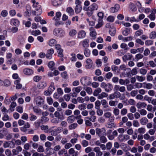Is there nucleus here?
I'll list each match as a JSON object with an SVG mask.
<instances>
[{
  "label": "nucleus",
  "instance_id": "obj_1",
  "mask_svg": "<svg viewBox=\"0 0 156 156\" xmlns=\"http://www.w3.org/2000/svg\"><path fill=\"white\" fill-rule=\"evenodd\" d=\"M98 6L95 3L92 4L89 7H83V9L87 11V14L88 16H91L93 14L94 11L98 10Z\"/></svg>",
  "mask_w": 156,
  "mask_h": 156
},
{
  "label": "nucleus",
  "instance_id": "obj_2",
  "mask_svg": "<svg viewBox=\"0 0 156 156\" xmlns=\"http://www.w3.org/2000/svg\"><path fill=\"white\" fill-rule=\"evenodd\" d=\"M54 35L58 37H61L65 34L64 31L61 29L59 28H55L53 31Z\"/></svg>",
  "mask_w": 156,
  "mask_h": 156
},
{
  "label": "nucleus",
  "instance_id": "obj_3",
  "mask_svg": "<svg viewBox=\"0 0 156 156\" xmlns=\"http://www.w3.org/2000/svg\"><path fill=\"white\" fill-rule=\"evenodd\" d=\"M95 131L96 134L99 137L105 135L106 134V130L104 128H97L96 129Z\"/></svg>",
  "mask_w": 156,
  "mask_h": 156
},
{
  "label": "nucleus",
  "instance_id": "obj_4",
  "mask_svg": "<svg viewBox=\"0 0 156 156\" xmlns=\"http://www.w3.org/2000/svg\"><path fill=\"white\" fill-rule=\"evenodd\" d=\"M130 137L128 135H119L118 137V139L119 141L122 142L125 140H127L129 139Z\"/></svg>",
  "mask_w": 156,
  "mask_h": 156
},
{
  "label": "nucleus",
  "instance_id": "obj_5",
  "mask_svg": "<svg viewBox=\"0 0 156 156\" xmlns=\"http://www.w3.org/2000/svg\"><path fill=\"white\" fill-rule=\"evenodd\" d=\"M113 93L109 95V98L110 99H113L115 98H118L121 96V93L118 91H115Z\"/></svg>",
  "mask_w": 156,
  "mask_h": 156
},
{
  "label": "nucleus",
  "instance_id": "obj_6",
  "mask_svg": "<svg viewBox=\"0 0 156 156\" xmlns=\"http://www.w3.org/2000/svg\"><path fill=\"white\" fill-rule=\"evenodd\" d=\"M114 90H119L120 92H123L126 91V88L124 86H120L119 85H115L114 88Z\"/></svg>",
  "mask_w": 156,
  "mask_h": 156
},
{
  "label": "nucleus",
  "instance_id": "obj_7",
  "mask_svg": "<svg viewBox=\"0 0 156 156\" xmlns=\"http://www.w3.org/2000/svg\"><path fill=\"white\" fill-rule=\"evenodd\" d=\"M36 11H33L32 13L34 15H40L41 12V9L40 5H38L37 8H36L35 9Z\"/></svg>",
  "mask_w": 156,
  "mask_h": 156
},
{
  "label": "nucleus",
  "instance_id": "obj_8",
  "mask_svg": "<svg viewBox=\"0 0 156 156\" xmlns=\"http://www.w3.org/2000/svg\"><path fill=\"white\" fill-rule=\"evenodd\" d=\"M23 73L25 75L30 76L33 73L34 71L31 69L26 68L23 70Z\"/></svg>",
  "mask_w": 156,
  "mask_h": 156
},
{
  "label": "nucleus",
  "instance_id": "obj_9",
  "mask_svg": "<svg viewBox=\"0 0 156 156\" xmlns=\"http://www.w3.org/2000/svg\"><path fill=\"white\" fill-rule=\"evenodd\" d=\"M132 57V55L128 53L122 56V59L123 61L126 62L127 60H130Z\"/></svg>",
  "mask_w": 156,
  "mask_h": 156
},
{
  "label": "nucleus",
  "instance_id": "obj_10",
  "mask_svg": "<svg viewBox=\"0 0 156 156\" xmlns=\"http://www.w3.org/2000/svg\"><path fill=\"white\" fill-rule=\"evenodd\" d=\"M119 7V4H116L115 5L114 7H112L110 8V12L112 13L116 12L118 11Z\"/></svg>",
  "mask_w": 156,
  "mask_h": 156
},
{
  "label": "nucleus",
  "instance_id": "obj_11",
  "mask_svg": "<svg viewBox=\"0 0 156 156\" xmlns=\"http://www.w3.org/2000/svg\"><path fill=\"white\" fill-rule=\"evenodd\" d=\"M35 101L36 104L38 105H40L43 104L44 101L41 97H38L36 98Z\"/></svg>",
  "mask_w": 156,
  "mask_h": 156
},
{
  "label": "nucleus",
  "instance_id": "obj_12",
  "mask_svg": "<svg viewBox=\"0 0 156 156\" xmlns=\"http://www.w3.org/2000/svg\"><path fill=\"white\" fill-rule=\"evenodd\" d=\"M54 52V50L51 48L47 51V53L46 54V56L47 58L50 59L52 57V54Z\"/></svg>",
  "mask_w": 156,
  "mask_h": 156
},
{
  "label": "nucleus",
  "instance_id": "obj_13",
  "mask_svg": "<svg viewBox=\"0 0 156 156\" xmlns=\"http://www.w3.org/2000/svg\"><path fill=\"white\" fill-rule=\"evenodd\" d=\"M147 104L145 102H139L137 103L136 106L138 108H145Z\"/></svg>",
  "mask_w": 156,
  "mask_h": 156
},
{
  "label": "nucleus",
  "instance_id": "obj_14",
  "mask_svg": "<svg viewBox=\"0 0 156 156\" xmlns=\"http://www.w3.org/2000/svg\"><path fill=\"white\" fill-rule=\"evenodd\" d=\"M112 88V85L110 83H108L107 84L106 87L105 88V91L108 92L111 91Z\"/></svg>",
  "mask_w": 156,
  "mask_h": 156
},
{
  "label": "nucleus",
  "instance_id": "obj_15",
  "mask_svg": "<svg viewBox=\"0 0 156 156\" xmlns=\"http://www.w3.org/2000/svg\"><path fill=\"white\" fill-rule=\"evenodd\" d=\"M54 115L55 117L59 119L62 120L63 119V115L61 114L58 111L55 112L54 113Z\"/></svg>",
  "mask_w": 156,
  "mask_h": 156
},
{
  "label": "nucleus",
  "instance_id": "obj_16",
  "mask_svg": "<svg viewBox=\"0 0 156 156\" xmlns=\"http://www.w3.org/2000/svg\"><path fill=\"white\" fill-rule=\"evenodd\" d=\"M86 35V33L84 30L80 31L78 35V37L80 38H83L85 37Z\"/></svg>",
  "mask_w": 156,
  "mask_h": 156
},
{
  "label": "nucleus",
  "instance_id": "obj_17",
  "mask_svg": "<svg viewBox=\"0 0 156 156\" xmlns=\"http://www.w3.org/2000/svg\"><path fill=\"white\" fill-rule=\"evenodd\" d=\"M52 5L55 6H57L61 3V0H52Z\"/></svg>",
  "mask_w": 156,
  "mask_h": 156
},
{
  "label": "nucleus",
  "instance_id": "obj_18",
  "mask_svg": "<svg viewBox=\"0 0 156 156\" xmlns=\"http://www.w3.org/2000/svg\"><path fill=\"white\" fill-rule=\"evenodd\" d=\"M66 11L70 16H72L74 13L73 9L71 7H68L66 9Z\"/></svg>",
  "mask_w": 156,
  "mask_h": 156
},
{
  "label": "nucleus",
  "instance_id": "obj_19",
  "mask_svg": "<svg viewBox=\"0 0 156 156\" xmlns=\"http://www.w3.org/2000/svg\"><path fill=\"white\" fill-rule=\"evenodd\" d=\"M47 85V83L45 82L42 81L40 83L37 85V87L39 89H43Z\"/></svg>",
  "mask_w": 156,
  "mask_h": 156
},
{
  "label": "nucleus",
  "instance_id": "obj_20",
  "mask_svg": "<svg viewBox=\"0 0 156 156\" xmlns=\"http://www.w3.org/2000/svg\"><path fill=\"white\" fill-rule=\"evenodd\" d=\"M108 96V94H107L105 92H103L98 96V98L99 99H101L104 98H106Z\"/></svg>",
  "mask_w": 156,
  "mask_h": 156
},
{
  "label": "nucleus",
  "instance_id": "obj_21",
  "mask_svg": "<svg viewBox=\"0 0 156 156\" xmlns=\"http://www.w3.org/2000/svg\"><path fill=\"white\" fill-rule=\"evenodd\" d=\"M75 119V118L74 115H72L69 116L67 119V121L69 123H71L73 122Z\"/></svg>",
  "mask_w": 156,
  "mask_h": 156
},
{
  "label": "nucleus",
  "instance_id": "obj_22",
  "mask_svg": "<svg viewBox=\"0 0 156 156\" xmlns=\"http://www.w3.org/2000/svg\"><path fill=\"white\" fill-rule=\"evenodd\" d=\"M106 127L108 128H112L115 127L116 125L114 122H108L106 125Z\"/></svg>",
  "mask_w": 156,
  "mask_h": 156
},
{
  "label": "nucleus",
  "instance_id": "obj_23",
  "mask_svg": "<svg viewBox=\"0 0 156 156\" xmlns=\"http://www.w3.org/2000/svg\"><path fill=\"white\" fill-rule=\"evenodd\" d=\"M149 38L152 39L156 38V31H153L150 34Z\"/></svg>",
  "mask_w": 156,
  "mask_h": 156
},
{
  "label": "nucleus",
  "instance_id": "obj_24",
  "mask_svg": "<svg viewBox=\"0 0 156 156\" xmlns=\"http://www.w3.org/2000/svg\"><path fill=\"white\" fill-rule=\"evenodd\" d=\"M102 91L100 87L98 88L95 89L93 92V95L95 96H98L100 93Z\"/></svg>",
  "mask_w": 156,
  "mask_h": 156
},
{
  "label": "nucleus",
  "instance_id": "obj_25",
  "mask_svg": "<svg viewBox=\"0 0 156 156\" xmlns=\"http://www.w3.org/2000/svg\"><path fill=\"white\" fill-rule=\"evenodd\" d=\"M87 79V77H82L80 79V82L81 83L83 86L87 85L86 80Z\"/></svg>",
  "mask_w": 156,
  "mask_h": 156
},
{
  "label": "nucleus",
  "instance_id": "obj_26",
  "mask_svg": "<svg viewBox=\"0 0 156 156\" xmlns=\"http://www.w3.org/2000/svg\"><path fill=\"white\" fill-rule=\"evenodd\" d=\"M82 89V87L81 86H78L75 87H73L72 89V91L74 92V93L75 92L77 93H79Z\"/></svg>",
  "mask_w": 156,
  "mask_h": 156
},
{
  "label": "nucleus",
  "instance_id": "obj_27",
  "mask_svg": "<svg viewBox=\"0 0 156 156\" xmlns=\"http://www.w3.org/2000/svg\"><path fill=\"white\" fill-rule=\"evenodd\" d=\"M103 25L102 20L98 19V23L95 26V27L96 28H98L101 27Z\"/></svg>",
  "mask_w": 156,
  "mask_h": 156
},
{
  "label": "nucleus",
  "instance_id": "obj_28",
  "mask_svg": "<svg viewBox=\"0 0 156 156\" xmlns=\"http://www.w3.org/2000/svg\"><path fill=\"white\" fill-rule=\"evenodd\" d=\"M118 135V133L116 130H115L112 132V134L111 136H109V140H112L115 138V136H116Z\"/></svg>",
  "mask_w": 156,
  "mask_h": 156
},
{
  "label": "nucleus",
  "instance_id": "obj_29",
  "mask_svg": "<svg viewBox=\"0 0 156 156\" xmlns=\"http://www.w3.org/2000/svg\"><path fill=\"white\" fill-rule=\"evenodd\" d=\"M148 122V120L146 117H143L140 120V123L142 125H146Z\"/></svg>",
  "mask_w": 156,
  "mask_h": 156
},
{
  "label": "nucleus",
  "instance_id": "obj_30",
  "mask_svg": "<svg viewBox=\"0 0 156 156\" xmlns=\"http://www.w3.org/2000/svg\"><path fill=\"white\" fill-rule=\"evenodd\" d=\"M14 83L16 85V88L17 89H20L22 87V85L20 83V81L19 80H16L15 81Z\"/></svg>",
  "mask_w": 156,
  "mask_h": 156
},
{
  "label": "nucleus",
  "instance_id": "obj_31",
  "mask_svg": "<svg viewBox=\"0 0 156 156\" xmlns=\"http://www.w3.org/2000/svg\"><path fill=\"white\" fill-rule=\"evenodd\" d=\"M11 23L13 25L16 27L19 26V21L15 19H12L11 20Z\"/></svg>",
  "mask_w": 156,
  "mask_h": 156
},
{
  "label": "nucleus",
  "instance_id": "obj_32",
  "mask_svg": "<svg viewBox=\"0 0 156 156\" xmlns=\"http://www.w3.org/2000/svg\"><path fill=\"white\" fill-rule=\"evenodd\" d=\"M139 73L142 75H145L147 73V70L144 68L140 69L139 70Z\"/></svg>",
  "mask_w": 156,
  "mask_h": 156
},
{
  "label": "nucleus",
  "instance_id": "obj_33",
  "mask_svg": "<svg viewBox=\"0 0 156 156\" xmlns=\"http://www.w3.org/2000/svg\"><path fill=\"white\" fill-rule=\"evenodd\" d=\"M89 40L88 39H85L83 42V46L84 48H87L89 46Z\"/></svg>",
  "mask_w": 156,
  "mask_h": 156
},
{
  "label": "nucleus",
  "instance_id": "obj_34",
  "mask_svg": "<svg viewBox=\"0 0 156 156\" xmlns=\"http://www.w3.org/2000/svg\"><path fill=\"white\" fill-rule=\"evenodd\" d=\"M16 106V104L15 102L11 103L10 106L9 110L11 112H13L14 110V108Z\"/></svg>",
  "mask_w": 156,
  "mask_h": 156
},
{
  "label": "nucleus",
  "instance_id": "obj_35",
  "mask_svg": "<svg viewBox=\"0 0 156 156\" xmlns=\"http://www.w3.org/2000/svg\"><path fill=\"white\" fill-rule=\"evenodd\" d=\"M82 10L81 5H76L75 9V11L76 13H79Z\"/></svg>",
  "mask_w": 156,
  "mask_h": 156
},
{
  "label": "nucleus",
  "instance_id": "obj_36",
  "mask_svg": "<svg viewBox=\"0 0 156 156\" xmlns=\"http://www.w3.org/2000/svg\"><path fill=\"white\" fill-rule=\"evenodd\" d=\"M84 53L86 57H89L90 55V51L88 49L85 48L84 49Z\"/></svg>",
  "mask_w": 156,
  "mask_h": 156
},
{
  "label": "nucleus",
  "instance_id": "obj_37",
  "mask_svg": "<svg viewBox=\"0 0 156 156\" xmlns=\"http://www.w3.org/2000/svg\"><path fill=\"white\" fill-rule=\"evenodd\" d=\"M99 137L101 143H105L107 142V138L104 136V135L101 136Z\"/></svg>",
  "mask_w": 156,
  "mask_h": 156
},
{
  "label": "nucleus",
  "instance_id": "obj_38",
  "mask_svg": "<svg viewBox=\"0 0 156 156\" xmlns=\"http://www.w3.org/2000/svg\"><path fill=\"white\" fill-rule=\"evenodd\" d=\"M61 16V13L60 12H57L55 14V16L53 18V20H56L60 19V17Z\"/></svg>",
  "mask_w": 156,
  "mask_h": 156
},
{
  "label": "nucleus",
  "instance_id": "obj_39",
  "mask_svg": "<svg viewBox=\"0 0 156 156\" xmlns=\"http://www.w3.org/2000/svg\"><path fill=\"white\" fill-rule=\"evenodd\" d=\"M145 84L144 87L145 88H147L148 89H150L153 87V85L152 84L150 83H144Z\"/></svg>",
  "mask_w": 156,
  "mask_h": 156
},
{
  "label": "nucleus",
  "instance_id": "obj_40",
  "mask_svg": "<svg viewBox=\"0 0 156 156\" xmlns=\"http://www.w3.org/2000/svg\"><path fill=\"white\" fill-rule=\"evenodd\" d=\"M101 103L102 105L103 106L104 108H106L108 107V104L106 101L105 100H102L101 101Z\"/></svg>",
  "mask_w": 156,
  "mask_h": 156
},
{
  "label": "nucleus",
  "instance_id": "obj_41",
  "mask_svg": "<svg viewBox=\"0 0 156 156\" xmlns=\"http://www.w3.org/2000/svg\"><path fill=\"white\" fill-rule=\"evenodd\" d=\"M77 124L76 123H74L69 125V129L71 130L75 129L77 126Z\"/></svg>",
  "mask_w": 156,
  "mask_h": 156
},
{
  "label": "nucleus",
  "instance_id": "obj_42",
  "mask_svg": "<svg viewBox=\"0 0 156 156\" xmlns=\"http://www.w3.org/2000/svg\"><path fill=\"white\" fill-rule=\"evenodd\" d=\"M26 8V11L24 12V15L26 16H29L30 15V7L27 6Z\"/></svg>",
  "mask_w": 156,
  "mask_h": 156
},
{
  "label": "nucleus",
  "instance_id": "obj_43",
  "mask_svg": "<svg viewBox=\"0 0 156 156\" xmlns=\"http://www.w3.org/2000/svg\"><path fill=\"white\" fill-rule=\"evenodd\" d=\"M136 78L139 82H142L145 79V77L143 76H137Z\"/></svg>",
  "mask_w": 156,
  "mask_h": 156
},
{
  "label": "nucleus",
  "instance_id": "obj_44",
  "mask_svg": "<svg viewBox=\"0 0 156 156\" xmlns=\"http://www.w3.org/2000/svg\"><path fill=\"white\" fill-rule=\"evenodd\" d=\"M120 69L121 70H123L124 71L127 70L129 71L130 70V69L129 68H126V66L125 65L122 64L119 67Z\"/></svg>",
  "mask_w": 156,
  "mask_h": 156
},
{
  "label": "nucleus",
  "instance_id": "obj_45",
  "mask_svg": "<svg viewBox=\"0 0 156 156\" xmlns=\"http://www.w3.org/2000/svg\"><path fill=\"white\" fill-rule=\"evenodd\" d=\"M109 32L111 36H114L115 35L116 30L115 28L111 29L109 30Z\"/></svg>",
  "mask_w": 156,
  "mask_h": 156
},
{
  "label": "nucleus",
  "instance_id": "obj_46",
  "mask_svg": "<svg viewBox=\"0 0 156 156\" xmlns=\"http://www.w3.org/2000/svg\"><path fill=\"white\" fill-rule=\"evenodd\" d=\"M81 144L84 147H87L89 144L88 141L86 140H83L82 141Z\"/></svg>",
  "mask_w": 156,
  "mask_h": 156
},
{
  "label": "nucleus",
  "instance_id": "obj_47",
  "mask_svg": "<svg viewBox=\"0 0 156 156\" xmlns=\"http://www.w3.org/2000/svg\"><path fill=\"white\" fill-rule=\"evenodd\" d=\"M69 34L70 36L73 37L76 34V31L75 30H72L70 31Z\"/></svg>",
  "mask_w": 156,
  "mask_h": 156
},
{
  "label": "nucleus",
  "instance_id": "obj_48",
  "mask_svg": "<svg viewBox=\"0 0 156 156\" xmlns=\"http://www.w3.org/2000/svg\"><path fill=\"white\" fill-rule=\"evenodd\" d=\"M31 34L34 36H36L40 34H41V32L39 30H36L34 31H33L32 32Z\"/></svg>",
  "mask_w": 156,
  "mask_h": 156
},
{
  "label": "nucleus",
  "instance_id": "obj_49",
  "mask_svg": "<svg viewBox=\"0 0 156 156\" xmlns=\"http://www.w3.org/2000/svg\"><path fill=\"white\" fill-rule=\"evenodd\" d=\"M113 112L115 116L118 115L119 114V110L116 108H114Z\"/></svg>",
  "mask_w": 156,
  "mask_h": 156
},
{
  "label": "nucleus",
  "instance_id": "obj_50",
  "mask_svg": "<svg viewBox=\"0 0 156 156\" xmlns=\"http://www.w3.org/2000/svg\"><path fill=\"white\" fill-rule=\"evenodd\" d=\"M30 119L31 121H35L37 119V116L32 113H30Z\"/></svg>",
  "mask_w": 156,
  "mask_h": 156
},
{
  "label": "nucleus",
  "instance_id": "obj_51",
  "mask_svg": "<svg viewBox=\"0 0 156 156\" xmlns=\"http://www.w3.org/2000/svg\"><path fill=\"white\" fill-rule=\"evenodd\" d=\"M143 33V30L140 29L139 30L136 31L135 33V36L137 37L138 36H140Z\"/></svg>",
  "mask_w": 156,
  "mask_h": 156
},
{
  "label": "nucleus",
  "instance_id": "obj_52",
  "mask_svg": "<svg viewBox=\"0 0 156 156\" xmlns=\"http://www.w3.org/2000/svg\"><path fill=\"white\" fill-rule=\"evenodd\" d=\"M145 129L143 127L140 128L138 129V132L139 133L144 134L145 133Z\"/></svg>",
  "mask_w": 156,
  "mask_h": 156
},
{
  "label": "nucleus",
  "instance_id": "obj_53",
  "mask_svg": "<svg viewBox=\"0 0 156 156\" xmlns=\"http://www.w3.org/2000/svg\"><path fill=\"white\" fill-rule=\"evenodd\" d=\"M56 41L55 39H51L49 41V45L50 46H53L56 43Z\"/></svg>",
  "mask_w": 156,
  "mask_h": 156
},
{
  "label": "nucleus",
  "instance_id": "obj_54",
  "mask_svg": "<svg viewBox=\"0 0 156 156\" xmlns=\"http://www.w3.org/2000/svg\"><path fill=\"white\" fill-rule=\"evenodd\" d=\"M91 32L90 33V35L92 37H95L96 35V33L95 30H94L92 28L90 29Z\"/></svg>",
  "mask_w": 156,
  "mask_h": 156
},
{
  "label": "nucleus",
  "instance_id": "obj_55",
  "mask_svg": "<svg viewBox=\"0 0 156 156\" xmlns=\"http://www.w3.org/2000/svg\"><path fill=\"white\" fill-rule=\"evenodd\" d=\"M42 77L38 76H35L33 78L34 81L36 82H38L41 79Z\"/></svg>",
  "mask_w": 156,
  "mask_h": 156
},
{
  "label": "nucleus",
  "instance_id": "obj_56",
  "mask_svg": "<svg viewBox=\"0 0 156 156\" xmlns=\"http://www.w3.org/2000/svg\"><path fill=\"white\" fill-rule=\"evenodd\" d=\"M137 68L135 67L133 68L131 71V74L133 75H134L136 74L137 73Z\"/></svg>",
  "mask_w": 156,
  "mask_h": 156
},
{
  "label": "nucleus",
  "instance_id": "obj_57",
  "mask_svg": "<svg viewBox=\"0 0 156 156\" xmlns=\"http://www.w3.org/2000/svg\"><path fill=\"white\" fill-rule=\"evenodd\" d=\"M96 109H97L96 112L97 114L99 116H101L103 114V112L102 110L100 109V108Z\"/></svg>",
  "mask_w": 156,
  "mask_h": 156
},
{
  "label": "nucleus",
  "instance_id": "obj_58",
  "mask_svg": "<svg viewBox=\"0 0 156 156\" xmlns=\"http://www.w3.org/2000/svg\"><path fill=\"white\" fill-rule=\"evenodd\" d=\"M51 123L54 124H58L59 122V120L57 118H53L51 120Z\"/></svg>",
  "mask_w": 156,
  "mask_h": 156
},
{
  "label": "nucleus",
  "instance_id": "obj_59",
  "mask_svg": "<svg viewBox=\"0 0 156 156\" xmlns=\"http://www.w3.org/2000/svg\"><path fill=\"white\" fill-rule=\"evenodd\" d=\"M95 108L96 109H98L100 108V106L101 105L100 102L99 101H97L95 103Z\"/></svg>",
  "mask_w": 156,
  "mask_h": 156
},
{
  "label": "nucleus",
  "instance_id": "obj_60",
  "mask_svg": "<svg viewBox=\"0 0 156 156\" xmlns=\"http://www.w3.org/2000/svg\"><path fill=\"white\" fill-rule=\"evenodd\" d=\"M72 114V111L69 109L66 110L64 112L65 115L67 116L70 115Z\"/></svg>",
  "mask_w": 156,
  "mask_h": 156
},
{
  "label": "nucleus",
  "instance_id": "obj_61",
  "mask_svg": "<svg viewBox=\"0 0 156 156\" xmlns=\"http://www.w3.org/2000/svg\"><path fill=\"white\" fill-rule=\"evenodd\" d=\"M115 18L113 16H110L108 17L107 20L110 22H113L114 21Z\"/></svg>",
  "mask_w": 156,
  "mask_h": 156
},
{
  "label": "nucleus",
  "instance_id": "obj_62",
  "mask_svg": "<svg viewBox=\"0 0 156 156\" xmlns=\"http://www.w3.org/2000/svg\"><path fill=\"white\" fill-rule=\"evenodd\" d=\"M112 146V143L111 142H109L106 145V148L107 150H109L110 149Z\"/></svg>",
  "mask_w": 156,
  "mask_h": 156
},
{
  "label": "nucleus",
  "instance_id": "obj_63",
  "mask_svg": "<svg viewBox=\"0 0 156 156\" xmlns=\"http://www.w3.org/2000/svg\"><path fill=\"white\" fill-rule=\"evenodd\" d=\"M44 150L43 146L41 145L40 146L37 150L38 152H43L44 151Z\"/></svg>",
  "mask_w": 156,
  "mask_h": 156
},
{
  "label": "nucleus",
  "instance_id": "obj_64",
  "mask_svg": "<svg viewBox=\"0 0 156 156\" xmlns=\"http://www.w3.org/2000/svg\"><path fill=\"white\" fill-rule=\"evenodd\" d=\"M78 108L81 110H83L86 108V105L84 104H81L79 105Z\"/></svg>",
  "mask_w": 156,
  "mask_h": 156
}]
</instances>
